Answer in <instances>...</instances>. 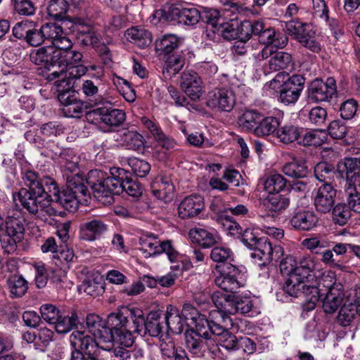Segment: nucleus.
I'll list each match as a JSON object with an SVG mask.
<instances>
[{"instance_id": "nucleus-1", "label": "nucleus", "mask_w": 360, "mask_h": 360, "mask_svg": "<svg viewBox=\"0 0 360 360\" xmlns=\"http://www.w3.org/2000/svg\"><path fill=\"white\" fill-rule=\"evenodd\" d=\"M21 179L25 187L13 194V200L16 206L20 202L30 214H35L39 210H45L53 214L54 210L49 207L51 202L70 212L77 209L79 201L77 197L67 186L60 192L56 181L51 176L26 169L22 171Z\"/></svg>"}, {"instance_id": "nucleus-2", "label": "nucleus", "mask_w": 360, "mask_h": 360, "mask_svg": "<svg viewBox=\"0 0 360 360\" xmlns=\"http://www.w3.org/2000/svg\"><path fill=\"white\" fill-rule=\"evenodd\" d=\"M85 181L94 196L103 203H112L113 195L124 191L132 197H139L142 193L140 184L132 180L130 173L122 168H111L108 176L101 170H91Z\"/></svg>"}, {"instance_id": "nucleus-3", "label": "nucleus", "mask_w": 360, "mask_h": 360, "mask_svg": "<svg viewBox=\"0 0 360 360\" xmlns=\"http://www.w3.org/2000/svg\"><path fill=\"white\" fill-rule=\"evenodd\" d=\"M51 50L49 49L45 52L37 50L31 53L30 60L39 67L38 75L49 81L56 80V86L68 84L69 79H67V66L60 58L56 59L53 56L56 55V52Z\"/></svg>"}, {"instance_id": "nucleus-4", "label": "nucleus", "mask_w": 360, "mask_h": 360, "mask_svg": "<svg viewBox=\"0 0 360 360\" xmlns=\"http://www.w3.org/2000/svg\"><path fill=\"white\" fill-rule=\"evenodd\" d=\"M279 84V100L285 105L295 103L299 98L304 89V78L300 75L289 77L285 71L278 73L270 82V86L276 88Z\"/></svg>"}, {"instance_id": "nucleus-5", "label": "nucleus", "mask_w": 360, "mask_h": 360, "mask_svg": "<svg viewBox=\"0 0 360 360\" xmlns=\"http://www.w3.org/2000/svg\"><path fill=\"white\" fill-rule=\"evenodd\" d=\"M304 278L297 276H290L283 285V291L291 297L303 296L304 302L302 304L304 311L313 310L320 300L319 288L314 285L305 284Z\"/></svg>"}, {"instance_id": "nucleus-6", "label": "nucleus", "mask_w": 360, "mask_h": 360, "mask_svg": "<svg viewBox=\"0 0 360 360\" xmlns=\"http://www.w3.org/2000/svg\"><path fill=\"white\" fill-rule=\"evenodd\" d=\"M182 312L184 314L189 313L191 319L195 321V328L190 329L201 335L205 340V345L209 350H211L210 343L212 342V338L214 335L213 328L217 323L226 324L223 322V314L221 312H210L209 319L206 316L198 313L196 309L189 304L183 307Z\"/></svg>"}, {"instance_id": "nucleus-7", "label": "nucleus", "mask_w": 360, "mask_h": 360, "mask_svg": "<svg viewBox=\"0 0 360 360\" xmlns=\"http://www.w3.org/2000/svg\"><path fill=\"white\" fill-rule=\"evenodd\" d=\"M140 245L141 250L147 252L148 257L165 252L172 262L178 260L179 252L173 248L170 240L161 242L154 234L150 233L140 238Z\"/></svg>"}, {"instance_id": "nucleus-8", "label": "nucleus", "mask_w": 360, "mask_h": 360, "mask_svg": "<svg viewBox=\"0 0 360 360\" xmlns=\"http://www.w3.org/2000/svg\"><path fill=\"white\" fill-rule=\"evenodd\" d=\"M336 93V82L333 77H328L325 82L315 79L308 86L307 97L313 103L329 102Z\"/></svg>"}, {"instance_id": "nucleus-9", "label": "nucleus", "mask_w": 360, "mask_h": 360, "mask_svg": "<svg viewBox=\"0 0 360 360\" xmlns=\"http://www.w3.org/2000/svg\"><path fill=\"white\" fill-rule=\"evenodd\" d=\"M161 312L151 311L145 318L143 311L139 309V318L135 319V330L142 337L149 335L151 337H159L162 332L160 321Z\"/></svg>"}, {"instance_id": "nucleus-10", "label": "nucleus", "mask_w": 360, "mask_h": 360, "mask_svg": "<svg viewBox=\"0 0 360 360\" xmlns=\"http://www.w3.org/2000/svg\"><path fill=\"white\" fill-rule=\"evenodd\" d=\"M70 29L81 46H95L100 41V35L95 27L82 18H74Z\"/></svg>"}, {"instance_id": "nucleus-11", "label": "nucleus", "mask_w": 360, "mask_h": 360, "mask_svg": "<svg viewBox=\"0 0 360 360\" xmlns=\"http://www.w3.org/2000/svg\"><path fill=\"white\" fill-rule=\"evenodd\" d=\"M139 309L136 307H122L118 312L108 315L105 321V326L114 333L115 330H120L133 323L135 328V319L139 318Z\"/></svg>"}, {"instance_id": "nucleus-12", "label": "nucleus", "mask_w": 360, "mask_h": 360, "mask_svg": "<svg viewBox=\"0 0 360 360\" xmlns=\"http://www.w3.org/2000/svg\"><path fill=\"white\" fill-rule=\"evenodd\" d=\"M240 277V271L236 266L229 263L216 277L214 282L221 290L233 294L243 285Z\"/></svg>"}, {"instance_id": "nucleus-13", "label": "nucleus", "mask_w": 360, "mask_h": 360, "mask_svg": "<svg viewBox=\"0 0 360 360\" xmlns=\"http://www.w3.org/2000/svg\"><path fill=\"white\" fill-rule=\"evenodd\" d=\"M235 104V94L230 89H217L207 94L206 105L212 109L230 112Z\"/></svg>"}, {"instance_id": "nucleus-14", "label": "nucleus", "mask_w": 360, "mask_h": 360, "mask_svg": "<svg viewBox=\"0 0 360 360\" xmlns=\"http://www.w3.org/2000/svg\"><path fill=\"white\" fill-rule=\"evenodd\" d=\"M70 343L74 350L84 353L87 356L100 358L96 340L84 331L75 330L70 335Z\"/></svg>"}, {"instance_id": "nucleus-15", "label": "nucleus", "mask_w": 360, "mask_h": 360, "mask_svg": "<svg viewBox=\"0 0 360 360\" xmlns=\"http://www.w3.org/2000/svg\"><path fill=\"white\" fill-rule=\"evenodd\" d=\"M88 117L110 127L120 126L126 118L122 110L107 106L98 107L89 111Z\"/></svg>"}, {"instance_id": "nucleus-16", "label": "nucleus", "mask_w": 360, "mask_h": 360, "mask_svg": "<svg viewBox=\"0 0 360 360\" xmlns=\"http://www.w3.org/2000/svg\"><path fill=\"white\" fill-rule=\"evenodd\" d=\"M337 191L331 184H323L315 191L314 205L320 213L329 212L335 205Z\"/></svg>"}, {"instance_id": "nucleus-17", "label": "nucleus", "mask_w": 360, "mask_h": 360, "mask_svg": "<svg viewBox=\"0 0 360 360\" xmlns=\"http://www.w3.org/2000/svg\"><path fill=\"white\" fill-rule=\"evenodd\" d=\"M108 225L100 217L87 219L79 225L80 238L94 241L108 231Z\"/></svg>"}, {"instance_id": "nucleus-18", "label": "nucleus", "mask_w": 360, "mask_h": 360, "mask_svg": "<svg viewBox=\"0 0 360 360\" xmlns=\"http://www.w3.org/2000/svg\"><path fill=\"white\" fill-rule=\"evenodd\" d=\"M180 87L192 101H197L202 93V81L193 70H185L181 74Z\"/></svg>"}, {"instance_id": "nucleus-19", "label": "nucleus", "mask_w": 360, "mask_h": 360, "mask_svg": "<svg viewBox=\"0 0 360 360\" xmlns=\"http://www.w3.org/2000/svg\"><path fill=\"white\" fill-rule=\"evenodd\" d=\"M226 325L217 323L214 326V335L212 338V342L210 343L211 350L214 351V347L221 346L229 351L238 349V339L226 328Z\"/></svg>"}, {"instance_id": "nucleus-20", "label": "nucleus", "mask_w": 360, "mask_h": 360, "mask_svg": "<svg viewBox=\"0 0 360 360\" xmlns=\"http://www.w3.org/2000/svg\"><path fill=\"white\" fill-rule=\"evenodd\" d=\"M337 172L342 179L344 186L355 184L360 174V158H345L337 165Z\"/></svg>"}, {"instance_id": "nucleus-21", "label": "nucleus", "mask_w": 360, "mask_h": 360, "mask_svg": "<svg viewBox=\"0 0 360 360\" xmlns=\"http://www.w3.org/2000/svg\"><path fill=\"white\" fill-rule=\"evenodd\" d=\"M204 207L203 198L200 195H191L181 202L178 207V214L181 219H189L198 215Z\"/></svg>"}, {"instance_id": "nucleus-22", "label": "nucleus", "mask_w": 360, "mask_h": 360, "mask_svg": "<svg viewBox=\"0 0 360 360\" xmlns=\"http://www.w3.org/2000/svg\"><path fill=\"white\" fill-rule=\"evenodd\" d=\"M141 120L145 127L150 132L159 146L167 150H172L176 146L175 140L167 136L158 124L146 117H141Z\"/></svg>"}, {"instance_id": "nucleus-23", "label": "nucleus", "mask_w": 360, "mask_h": 360, "mask_svg": "<svg viewBox=\"0 0 360 360\" xmlns=\"http://www.w3.org/2000/svg\"><path fill=\"white\" fill-rule=\"evenodd\" d=\"M344 291L342 284L328 290L322 299V308L326 314H333L343 301Z\"/></svg>"}, {"instance_id": "nucleus-24", "label": "nucleus", "mask_w": 360, "mask_h": 360, "mask_svg": "<svg viewBox=\"0 0 360 360\" xmlns=\"http://www.w3.org/2000/svg\"><path fill=\"white\" fill-rule=\"evenodd\" d=\"M317 223V217L314 212L309 210L297 212L290 219L291 226L302 231H309L316 226Z\"/></svg>"}, {"instance_id": "nucleus-25", "label": "nucleus", "mask_w": 360, "mask_h": 360, "mask_svg": "<svg viewBox=\"0 0 360 360\" xmlns=\"http://www.w3.org/2000/svg\"><path fill=\"white\" fill-rule=\"evenodd\" d=\"M98 352L110 355V350L114 347L115 335L105 325L94 334Z\"/></svg>"}, {"instance_id": "nucleus-26", "label": "nucleus", "mask_w": 360, "mask_h": 360, "mask_svg": "<svg viewBox=\"0 0 360 360\" xmlns=\"http://www.w3.org/2000/svg\"><path fill=\"white\" fill-rule=\"evenodd\" d=\"M186 315L187 314H184V316ZM182 316H184V313L182 312L181 315L177 308L172 305L167 307V311L165 314V320L168 330L174 334H180L183 332L185 319Z\"/></svg>"}, {"instance_id": "nucleus-27", "label": "nucleus", "mask_w": 360, "mask_h": 360, "mask_svg": "<svg viewBox=\"0 0 360 360\" xmlns=\"http://www.w3.org/2000/svg\"><path fill=\"white\" fill-rule=\"evenodd\" d=\"M67 187L70 192L77 198L79 204H84L88 202L89 192L84 185L83 178L77 174L67 178Z\"/></svg>"}, {"instance_id": "nucleus-28", "label": "nucleus", "mask_w": 360, "mask_h": 360, "mask_svg": "<svg viewBox=\"0 0 360 360\" xmlns=\"http://www.w3.org/2000/svg\"><path fill=\"white\" fill-rule=\"evenodd\" d=\"M172 15H174L175 20L186 25H196L200 20V11L195 7H172Z\"/></svg>"}, {"instance_id": "nucleus-29", "label": "nucleus", "mask_w": 360, "mask_h": 360, "mask_svg": "<svg viewBox=\"0 0 360 360\" xmlns=\"http://www.w3.org/2000/svg\"><path fill=\"white\" fill-rule=\"evenodd\" d=\"M184 38L176 34H165L156 39L155 51L160 54L169 55L177 49L183 43Z\"/></svg>"}, {"instance_id": "nucleus-30", "label": "nucleus", "mask_w": 360, "mask_h": 360, "mask_svg": "<svg viewBox=\"0 0 360 360\" xmlns=\"http://www.w3.org/2000/svg\"><path fill=\"white\" fill-rule=\"evenodd\" d=\"M82 91L88 98L89 107H94L108 103L106 98L100 94L98 86L91 80L87 79L83 82ZM86 106L87 107V105Z\"/></svg>"}, {"instance_id": "nucleus-31", "label": "nucleus", "mask_w": 360, "mask_h": 360, "mask_svg": "<svg viewBox=\"0 0 360 360\" xmlns=\"http://www.w3.org/2000/svg\"><path fill=\"white\" fill-rule=\"evenodd\" d=\"M211 298L214 306L217 308V310H212L211 312L222 313L223 322L226 324L230 321L228 314H229L230 303L233 298V294H224L220 291H217L212 295Z\"/></svg>"}, {"instance_id": "nucleus-32", "label": "nucleus", "mask_w": 360, "mask_h": 360, "mask_svg": "<svg viewBox=\"0 0 360 360\" xmlns=\"http://www.w3.org/2000/svg\"><path fill=\"white\" fill-rule=\"evenodd\" d=\"M283 172L288 176L295 179H304L309 173L308 167L301 159L292 158L286 162L282 168Z\"/></svg>"}, {"instance_id": "nucleus-33", "label": "nucleus", "mask_w": 360, "mask_h": 360, "mask_svg": "<svg viewBox=\"0 0 360 360\" xmlns=\"http://www.w3.org/2000/svg\"><path fill=\"white\" fill-rule=\"evenodd\" d=\"M264 28V23L259 20H244L240 25H237V38L241 41H246L252 35H256Z\"/></svg>"}, {"instance_id": "nucleus-34", "label": "nucleus", "mask_w": 360, "mask_h": 360, "mask_svg": "<svg viewBox=\"0 0 360 360\" xmlns=\"http://www.w3.org/2000/svg\"><path fill=\"white\" fill-rule=\"evenodd\" d=\"M125 36L129 41L141 48L149 46L152 41L151 33L142 27H133L128 29Z\"/></svg>"}, {"instance_id": "nucleus-35", "label": "nucleus", "mask_w": 360, "mask_h": 360, "mask_svg": "<svg viewBox=\"0 0 360 360\" xmlns=\"http://www.w3.org/2000/svg\"><path fill=\"white\" fill-rule=\"evenodd\" d=\"M80 323L78 313L75 310H72L70 314H60L57 322H55V329L58 333L63 334L68 333Z\"/></svg>"}, {"instance_id": "nucleus-36", "label": "nucleus", "mask_w": 360, "mask_h": 360, "mask_svg": "<svg viewBox=\"0 0 360 360\" xmlns=\"http://www.w3.org/2000/svg\"><path fill=\"white\" fill-rule=\"evenodd\" d=\"M283 249L281 246L275 245L268 250H255L251 254V257L255 259L259 266H264L273 260H278L283 255Z\"/></svg>"}, {"instance_id": "nucleus-37", "label": "nucleus", "mask_w": 360, "mask_h": 360, "mask_svg": "<svg viewBox=\"0 0 360 360\" xmlns=\"http://www.w3.org/2000/svg\"><path fill=\"white\" fill-rule=\"evenodd\" d=\"M269 67L273 71H278L280 70H291L294 68V61L290 53L284 51H278L269 60Z\"/></svg>"}, {"instance_id": "nucleus-38", "label": "nucleus", "mask_w": 360, "mask_h": 360, "mask_svg": "<svg viewBox=\"0 0 360 360\" xmlns=\"http://www.w3.org/2000/svg\"><path fill=\"white\" fill-rule=\"evenodd\" d=\"M174 186L167 179H161L153 186L152 193L158 199L165 202L171 201L173 198Z\"/></svg>"}, {"instance_id": "nucleus-39", "label": "nucleus", "mask_w": 360, "mask_h": 360, "mask_svg": "<svg viewBox=\"0 0 360 360\" xmlns=\"http://www.w3.org/2000/svg\"><path fill=\"white\" fill-rule=\"evenodd\" d=\"M189 234L197 243L203 248H210L219 240V237L216 233L210 232L204 229L191 230Z\"/></svg>"}, {"instance_id": "nucleus-40", "label": "nucleus", "mask_w": 360, "mask_h": 360, "mask_svg": "<svg viewBox=\"0 0 360 360\" xmlns=\"http://www.w3.org/2000/svg\"><path fill=\"white\" fill-rule=\"evenodd\" d=\"M121 141L127 148L139 150L144 147L143 136L134 130H124L120 134Z\"/></svg>"}, {"instance_id": "nucleus-41", "label": "nucleus", "mask_w": 360, "mask_h": 360, "mask_svg": "<svg viewBox=\"0 0 360 360\" xmlns=\"http://www.w3.org/2000/svg\"><path fill=\"white\" fill-rule=\"evenodd\" d=\"M6 284L13 297L23 296L28 289L27 281L20 275L14 274L9 276Z\"/></svg>"}, {"instance_id": "nucleus-42", "label": "nucleus", "mask_w": 360, "mask_h": 360, "mask_svg": "<svg viewBox=\"0 0 360 360\" xmlns=\"http://www.w3.org/2000/svg\"><path fill=\"white\" fill-rule=\"evenodd\" d=\"M290 199L283 195L269 196L266 199L265 206L272 212V217H278L283 210L288 207Z\"/></svg>"}, {"instance_id": "nucleus-43", "label": "nucleus", "mask_w": 360, "mask_h": 360, "mask_svg": "<svg viewBox=\"0 0 360 360\" xmlns=\"http://www.w3.org/2000/svg\"><path fill=\"white\" fill-rule=\"evenodd\" d=\"M252 301L250 297H242L233 294V298L230 303L229 314L236 313L247 314L252 310Z\"/></svg>"}, {"instance_id": "nucleus-44", "label": "nucleus", "mask_w": 360, "mask_h": 360, "mask_svg": "<svg viewBox=\"0 0 360 360\" xmlns=\"http://www.w3.org/2000/svg\"><path fill=\"white\" fill-rule=\"evenodd\" d=\"M184 335L186 346L188 351L195 354L201 353L205 345L206 346L203 338L191 330H186Z\"/></svg>"}, {"instance_id": "nucleus-45", "label": "nucleus", "mask_w": 360, "mask_h": 360, "mask_svg": "<svg viewBox=\"0 0 360 360\" xmlns=\"http://www.w3.org/2000/svg\"><path fill=\"white\" fill-rule=\"evenodd\" d=\"M280 125L279 119L275 117L263 118L255 128V134L257 136H269L275 132Z\"/></svg>"}, {"instance_id": "nucleus-46", "label": "nucleus", "mask_w": 360, "mask_h": 360, "mask_svg": "<svg viewBox=\"0 0 360 360\" xmlns=\"http://www.w3.org/2000/svg\"><path fill=\"white\" fill-rule=\"evenodd\" d=\"M301 134H302V130L292 124L284 125L276 131V136L279 141L285 144L295 141H298Z\"/></svg>"}, {"instance_id": "nucleus-47", "label": "nucleus", "mask_w": 360, "mask_h": 360, "mask_svg": "<svg viewBox=\"0 0 360 360\" xmlns=\"http://www.w3.org/2000/svg\"><path fill=\"white\" fill-rule=\"evenodd\" d=\"M317 255L320 256V261L330 268L340 271H343L345 269L344 262L335 258L333 250L329 248V244L328 243Z\"/></svg>"}, {"instance_id": "nucleus-48", "label": "nucleus", "mask_w": 360, "mask_h": 360, "mask_svg": "<svg viewBox=\"0 0 360 360\" xmlns=\"http://www.w3.org/2000/svg\"><path fill=\"white\" fill-rule=\"evenodd\" d=\"M314 176L323 184H331L335 174V167L326 162H319L314 167Z\"/></svg>"}, {"instance_id": "nucleus-49", "label": "nucleus", "mask_w": 360, "mask_h": 360, "mask_svg": "<svg viewBox=\"0 0 360 360\" xmlns=\"http://www.w3.org/2000/svg\"><path fill=\"white\" fill-rule=\"evenodd\" d=\"M356 314V309L353 306V302H345L341 307L336 320L340 326L347 327L352 323Z\"/></svg>"}, {"instance_id": "nucleus-50", "label": "nucleus", "mask_w": 360, "mask_h": 360, "mask_svg": "<svg viewBox=\"0 0 360 360\" xmlns=\"http://www.w3.org/2000/svg\"><path fill=\"white\" fill-rule=\"evenodd\" d=\"M345 202L351 210L360 213V192H358L355 184H347L343 186Z\"/></svg>"}, {"instance_id": "nucleus-51", "label": "nucleus", "mask_w": 360, "mask_h": 360, "mask_svg": "<svg viewBox=\"0 0 360 360\" xmlns=\"http://www.w3.org/2000/svg\"><path fill=\"white\" fill-rule=\"evenodd\" d=\"M332 219L335 224L345 225L351 217V210L345 202L338 203L332 208Z\"/></svg>"}, {"instance_id": "nucleus-52", "label": "nucleus", "mask_w": 360, "mask_h": 360, "mask_svg": "<svg viewBox=\"0 0 360 360\" xmlns=\"http://www.w3.org/2000/svg\"><path fill=\"white\" fill-rule=\"evenodd\" d=\"M316 266L315 259L309 255L303 256L297 261V276L304 279L308 278Z\"/></svg>"}, {"instance_id": "nucleus-53", "label": "nucleus", "mask_w": 360, "mask_h": 360, "mask_svg": "<svg viewBox=\"0 0 360 360\" xmlns=\"http://www.w3.org/2000/svg\"><path fill=\"white\" fill-rule=\"evenodd\" d=\"M285 179L280 174L269 176L264 181V188L269 193H279L286 186Z\"/></svg>"}, {"instance_id": "nucleus-54", "label": "nucleus", "mask_w": 360, "mask_h": 360, "mask_svg": "<svg viewBox=\"0 0 360 360\" xmlns=\"http://www.w3.org/2000/svg\"><path fill=\"white\" fill-rule=\"evenodd\" d=\"M135 329L133 323H131V325L120 330H115V342L124 347H131L134 342L133 333H136Z\"/></svg>"}, {"instance_id": "nucleus-55", "label": "nucleus", "mask_w": 360, "mask_h": 360, "mask_svg": "<svg viewBox=\"0 0 360 360\" xmlns=\"http://www.w3.org/2000/svg\"><path fill=\"white\" fill-rule=\"evenodd\" d=\"M262 115L255 110H246L239 118L240 126L248 130L253 129L262 120Z\"/></svg>"}, {"instance_id": "nucleus-56", "label": "nucleus", "mask_w": 360, "mask_h": 360, "mask_svg": "<svg viewBox=\"0 0 360 360\" xmlns=\"http://www.w3.org/2000/svg\"><path fill=\"white\" fill-rule=\"evenodd\" d=\"M68 8L67 0H50L46 10L49 15L58 20L63 17Z\"/></svg>"}, {"instance_id": "nucleus-57", "label": "nucleus", "mask_w": 360, "mask_h": 360, "mask_svg": "<svg viewBox=\"0 0 360 360\" xmlns=\"http://www.w3.org/2000/svg\"><path fill=\"white\" fill-rule=\"evenodd\" d=\"M127 164L134 174L139 177H145L150 170V164L147 161L138 158H129Z\"/></svg>"}, {"instance_id": "nucleus-58", "label": "nucleus", "mask_w": 360, "mask_h": 360, "mask_svg": "<svg viewBox=\"0 0 360 360\" xmlns=\"http://www.w3.org/2000/svg\"><path fill=\"white\" fill-rule=\"evenodd\" d=\"M79 290L91 296H98L104 292L103 283L96 278L85 279L79 286Z\"/></svg>"}, {"instance_id": "nucleus-59", "label": "nucleus", "mask_w": 360, "mask_h": 360, "mask_svg": "<svg viewBox=\"0 0 360 360\" xmlns=\"http://www.w3.org/2000/svg\"><path fill=\"white\" fill-rule=\"evenodd\" d=\"M56 55L54 56L56 59L60 58L65 65L67 68H71L74 65H77V64L81 62L82 59V53L70 49V51H56Z\"/></svg>"}, {"instance_id": "nucleus-60", "label": "nucleus", "mask_w": 360, "mask_h": 360, "mask_svg": "<svg viewBox=\"0 0 360 360\" xmlns=\"http://www.w3.org/2000/svg\"><path fill=\"white\" fill-rule=\"evenodd\" d=\"M307 26L306 23L299 20H290L285 22V29L288 34L299 41L308 32L307 30Z\"/></svg>"}, {"instance_id": "nucleus-61", "label": "nucleus", "mask_w": 360, "mask_h": 360, "mask_svg": "<svg viewBox=\"0 0 360 360\" xmlns=\"http://www.w3.org/2000/svg\"><path fill=\"white\" fill-rule=\"evenodd\" d=\"M219 12L213 8L202 7L200 11V20L209 26H218L222 22V19Z\"/></svg>"}, {"instance_id": "nucleus-62", "label": "nucleus", "mask_w": 360, "mask_h": 360, "mask_svg": "<svg viewBox=\"0 0 360 360\" xmlns=\"http://www.w3.org/2000/svg\"><path fill=\"white\" fill-rule=\"evenodd\" d=\"M185 58L179 53L169 56L165 61L164 70L171 75H176L184 66Z\"/></svg>"}, {"instance_id": "nucleus-63", "label": "nucleus", "mask_w": 360, "mask_h": 360, "mask_svg": "<svg viewBox=\"0 0 360 360\" xmlns=\"http://www.w3.org/2000/svg\"><path fill=\"white\" fill-rule=\"evenodd\" d=\"M41 32L44 40L50 41L51 44L58 37L63 34V30L60 25L57 23H46L41 26Z\"/></svg>"}, {"instance_id": "nucleus-64", "label": "nucleus", "mask_w": 360, "mask_h": 360, "mask_svg": "<svg viewBox=\"0 0 360 360\" xmlns=\"http://www.w3.org/2000/svg\"><path fill=\"white\" fill-rule=\"evenodd\" d=\"M233 254L231 249L226 247L217 246L212 249L210 252L211 259L217 263H224L233 260Z\"/></svg>"}]
</instances>
